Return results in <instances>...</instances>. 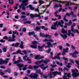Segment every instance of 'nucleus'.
<instances>
[{
	"label": "nucleus",
	"mask_w": 79,
	"mask_h": 79,
	"mask_svg": "<svg viewBox=\"0 0 79 79\" xmlns=\"http://www.w3.org/2000/svg\"><path fill=\"white\" fill-rule=\"evenodd\" d=\"M57 27H59V26H60L62 28L63 27V25L61 24V22H57Z\"/></svg>",
	"instance_id": "nucleus-13"
},
{
	"label": "nucleus",
	"mask_w": 79,
	"mask_h": 79,
	"mask_svg": "<svg viewBox=\"0 0 79 79\" xmlns=\"http://www.w3.org/2000/svg\"><path fill=\"white\" fill-rule=\"evenodd\" d=\"M22 30L23 32H26V28L25 27H23L22 28Z\"/></svg>",
	"instance_id": "nucleus-61"
},
{
	"label": "nucleus",
	"mask_w": 79,
	"mask_h": 79,
	"mask_svg": "<svg viewBox=\"0 0 79 79\" xmlns=\"http://www.w3.org/2000/svg\"><path fill=\"white\" fill-rule=\"evenodd\" d=\"M54 76H57V75L58 74V71H55L52 72Z\"/></svg>",
	"instance_id": "nucleus-28"
},
{
	"label": "nucleus",
	"mask_w": 79,
	"mask_h": 79,
	"mask_svg": "<svg viewBox=\"0 0 79 79\" xmlns=\"http://www.w3.org/2000/svg\"><path fill=\"white\" fill-rule=\"evenodd\" d=\"M50 66H52V68H55V67H56V66H57V65H56V64L55 65H53L52 64H51L50 65Z\"/></svg>",
	"instance_id": "nucleus-47"
},
{
	"label": "nucleus",
	"mask_w": 79,
	"mask_h": 79,
	"mask_svg": "<svg viewBox=\"0 0 79 79\" xmlns=\"http://www.w3.org/2000/svg\"><path fill=\"white\" fill-rule=\"evenodd\" d=\"M72 75L74 78H75L76 77H77L79 75V73H76L75 70L74 69L72 70Z\"/></svg>",
	"instance_id": "nucleus-3"
},
{
	"label": "nucleus",
	"mask_w": 79,
	"mask_h": 79,
	"mask_svg": "<svg viewBox=\"0 0 79 79\" xmlns=\"http://www.w3.org/2000/svg\"><path fill=\"white\" fill-rule=\"evenodd\" d=\"M22 52L24 53L25 55H27V52L26 50H22Z\"/></svg>",
	"instance_id": "nucleus-64"
},
{
	"label": "nucleus",
	"mask_w": 79,
	"mask_h": 79,
	"mask_svg": "<svg viewBox=\"0 0 79 79\" xmlns=\"http://www.w3.org/2000/svg\"><path fill=\"white\" fill-rule=\"evenodd\" d=\"M48 50L47 51V53H50V52H51V51L52 50V49L51 48H49L48 49Z\"/></svg>",
	"instance_id": "nucleus-42"
},
{
	"label": "nucleus",
	"mask_w": 79,
	"mask_h": 79,
	"mask_svg": "<svg viewBox=\"0 0 79 79\" xmlns=\"http://www.w3.org/2000/svg\"><path fill=\"white\" fill-rule=\"evenodd\" d=\"M63 79H69V78H66V76L65 75H64L63 77Z\"/></svg>",
	"instance_id": "nucleus-63"
},
{
	"label": "nucleus",
	"mask_w": 79,
	"mask_h": 79,
	"mask_svg": "<svg viewBox=\"0 0 79 79\" xmlns=\"http://www.w3.org/2000/svg\"><path fill=\"white\" fill-rule=\"evenodd\" d=\"M58 5L57 4H55V5L54 6V8H58Z\"/></svg>",
	"instance_id": "nucleus-57"
},
{
	"label": "nucleus",
	"mask_w": 79,
	"mask_h": 79,
	"mask_svg": "<svg viewBox=\"0 0 79 79\" xmlns=\"http://www.w3.org/2000/svg\"><path fill=\"white\" fill-rule=\"evenodd\" d=\"M1 68H2V69H5V65H1L0 66Z\"/></svg>",
	"instance_id": "nucleus-59"
},
{
	"label": "nucleus",
	"mask_w": 79,
	"mask_h": 79,
	"mask_svg": "<svg viewBox=\"0 0 79 79\" xmlns=\"http://www.w3.org/2000/svg\"><path fill=\"white\" fill-rule=\"evenodd\" d=\"M51 58H52V59H53V60H55V59H59V57H57L56 56L55 57H52Z\"/></svg>",
	"instance_id": "nucleus-46"
},
{
	"label": "nucleus",
	"mask_w": 79,
	"mask_h": 79,
	"mask_svg": "<svg viewBox=\"0 0 79 79\" xmlns=\"http://www.w3.org/2000/svg\"><path fill=\"white\" fill-rule=\"evenodd\" d=\"M65 49H63V52L62 53V55L63 56L65 55H66V53H68V51L69 50V48L68 47L66 48Z\"/></svg>",
	"instance_id": "nucleus-8"
},
{
	"label": "nucleus",
	"mask_w": 79,
	"mask_h": 79,
	"mask_svg": "<svg viewBox=\"0 0 79 79\" xmlns=\"http://www.w3.org/2000/svg\"><path fill=\"white\" fill-rule=\"evenodd\" d=\"M41 29H44V31H47V30H48V28H46L45 27V26H41Z\"/></svg>",
	"instance_id": "nucleus-29"
},
{
	"label": "nucleus",
	"mask_w": 79,
	"mask_h": 79,
	"mask_svg": "<svg viewBox=\"0 0 79 79\" xmlns=\"http://www.w3.org/2000/svg\"><path fill=\"white\" fill-rule=\"evenodd\" d=\"M48 37V39H50L52 37V36L50 35H46L45 38H47Z\"/></svg>",
	"instance_id": "nucleus-25"
},
{
	"label": "nucleus",
	"mask_w": 79,
	"mask_h": 79,
	"mask_svg": "<svg viewBox=\"0 0 79 79\" xmlns=\"http://www.w3.org/2000/svg\"><path fill=\"white\" fill-rule=\"evenodd\" d=\"M28 35H30L31 36V35H35V33L34 31H32L31 32H28Z\"/></svg>",
	"instance_id": "nucleus-19"
},
{
	"label": "nucleus",
	"mask_w": 79,
	"mask_h": 79,
	"mask_svg": "<svg viewBox=\"0 0 79 79\" xmlns=\"http://www.w3.org/2000/svg\"><path fill=\"white\" fill-rule=\"evenodd\" d=\"M12 39L14 40V41H15V38H16L15 35H14V34H12Z\"/></svg>",
	"instance_id": "nucleus-41"
},
{
	"label": "nucleus",
	"mask_w": 79,
	"mask_h": 79,
	"mask_svg": "<svg viewBox=\"0 0 79 79\" xmlns=\"http://www.w3.org/2000/svg\"><path fill=\"white\" fill-rule=\"evenodd\" d=\"M11 37H8L9 40H8V42H13L14 41V40L11 39Z\"/></svg>",
	"instance_id": "nucleus-30"
},
{
	"label": "nucleus",
	"mask_w": 79,
	"mask_h": 79,
	"mask_svg": "<svg viewBox=\"0 0 79 79\" xmlns=\"http://www.w3.org/2000/svg\"><path fill=\"white\" fill-rule=\"evenodd\" d=\"M30 9L31 10H35V8H34V7H33L32 5H31Z\"/></svg>",
	"instance_id": "nucleus-37"
},
{
	"label": "nucleus",
	"mask_w": 79,
	"mask_h": 79,
	"mask_svg": "<svg viewBox=\"0 0 79 79\" xmlns=\"http://www.w3.org/2000/svg\"><path fill=\"white\" fill-rule=\"evenodd\" d=\"M40 28H41V26L40 27L37 26L35 28V30L36 31H39L40 29Z\"/></svg>",
	"instance_id": "nucleus-34"
},
{
	"label": "nucleus",
	"mask_w": 79,
	"mask_h": 79,
	"mask_svg": "<svg viewBox=\"0 0 79 79\" xmlns=\"http://www.w3.org/2000/svg\"><path fill=\"white\" fill-rule=\"evenodd\" d=\"M61 33H62V34H68V31H66L64 29L62 28L61 29Z\"/></svg>",
	"instance_id": "nucleus-14"
},
{
	"label": "nucleus",
	"mask_w": 79,
	"mask_h": 79,
	"mask_svg": "<svg viewBox=\"0 0 79 79\" xmlns=\"http://www.w3.org/2000/svg\"><path fill=\"white\" fill-rule=\"evenodd\" d=\"M50 61L48 59L47 60H41L39 61L40 64L42 63H45V64L46 65L48 64V62Z\"/></svg>",
	"instance_id": "nucleus-7"
},
{
	"label": "nucleus",
	"mask_w": 79,
	"mask_h": 79,
	"mask_svg": "<svg viewBox=\"0 0 79 79\" xmlns=\"http://www.w3.org/2000/svg\"><path fill=\"white\" fill-rule=\"evenodd\" d=\"M33 66H32L31 65H29V68L30 69H33Z\"/></svg>",
	"instance_id": "nucleus-48"
},
{
	"label": "nucleus",
	"mask_w": 79,
	"mask_h": 79,
	"mask_svg": "<svg viewBox=\"0 0 79 79\" xmlns=\"http://www.w3.org/2000/svg\"><path fill=\"white\" fill-rule=\"evenodd\" d=\"M57 22H58V21H56V23H54V25H52L51 26V29H52V30H56L57 29V28H56V27H55V26H57Z\"/></svg>",
	"instance_id": "nucleus-6"
},
{
	"label": "nucleus",
	"mask_w": 79,
	"mask_h": 79,
	"mask_svg": "<svg viewBox=\"0 0 79 79\" xmlns=\"http://www.w3.org/2000/svg\"><path fill=\"white\" fill-rule=\"evenodd\" d=\"M37 44V42L36 41H34L32 42V44L33 45H35Z\"/></svg>",
	"instance_id": "nucleus-51"
},
{
	"label": "nucleus",
	"mask_w": 79,
	"mask_h": 79,
	"mask_svg": "<svg viewBox=\"0 0 79 79\" xmlns=\"http://www.w3.org/2000/svg\"><path fill=\"white\" fill-rule=\"evenodd\" d=\"M6 50H7L6 48L5 47H4L3 48V52H4V53H5V52H6Z\"/></svg>",
	"instance_id": "nucleus-39"
},
{
	"label": "nucleus",
	"mask_w": 79,
	"mask_h": 79,
	"mask_svg": "<svg viewBox=\"0 0 79 79\" xmlns=\"http://www.w3.org/2000/svg\"><path fill=\"white\" fill-rule=\"evenodd\" d=\"M19 47L21 48H24V46H23V44H21Z\"/></svg>",
	"instance_id": "nucleus-52"
},
{
	"label": "nucleus",
	"mask_w": 79,
	"mask_h": 79,
	"mask_svg": "<svg viewBox=\"0 0 79 79\" xmlns=\"http://www.w3.org/2000/svg\"><path fill=\"white\" fill-rule=\"evenodd\" d=\"M16 53L17 54H18L19 53H21V50H20V49L18 50L16 52Z\"/></svg>",
	"instance_id": "nucleus-53"
},
{
	"label": "nucleus",
	"mask_w": 79,
	"mask_h": 79,
	"mask_svg": "<svg viewBox=\"0 0 79 79\" xmlns=\"http://www.w3.org/2000/svg\"><path fill=\"white\" fill-rule=\"evenodd\" d=\"M70 63H72L73 64H74V60L72 59L70 60Z\"/></svg>",
	"instance_id": "nucleus-55"
},
{
	"label": "nucleus",
	"mask_w": 79,
	"mask_h": 79,
	"mask_svg": "<svg viewBox=\"0 0 79 79\" xmlns=\"http://www.w3.org/2000/svg\"><path fill=\"white\" fill-rule=\"evenodd\" d=\"M60 55H61V53H58L57 55H56V56H57V58H59V59H58V60H60V61H62V59H61V58L59 56Z\"/></svg>",
	"instance_id": "nucleus-17"
},
{
	"label": "nucleus",
	"mask_w": 79,
	"mask_h": 79,
	"mask_svg": "<svg viewBox=\"0 0 79 79\" xmlns=\"http://www.w3.org/2000/svg\"><path fill=\"white\" fill-rule=\"evenodd\" d=\"M69 25H71L72 24H73V22H72L71 20H70L69 22Z\"/></svg>",
	"instance_id": "nucleus-60"
},
{
	"label": "nucleus",
	"mask_w": 79,
	"mask_h": 79,
	"mask_svg": "<svg viewBox=\"0 0 79 79\" xmlns=\"http://www.w3.org/2000/svg\"><path fill=\"white\" fill-rule=\"evenodd\" d=\"M48 44H49V47H53V45L52 44H51V43L50 42H48Z\"/></svg>",
	"instance_id": "nucleus-50"
},
{
	"label": "nucleus",
	"mask_w": 79,
	"mask_h": 79,
	"mask_svg": "<svg viewBox=\"0 0 79 79\" xmlns=\"http://www.w3.org/2000/svg\"><path fill=\"white\" fill-rule=\"evenodd\" d=\"M0 74L2 76H3L4 74H5V73L3 72H0Z\"/></svg>",
	"instance_id": "nucleus-54"
},
{
	"label": "nucleus",
	"mask_w": 79,
	"mask_h": 79,
	"mask_svg": "<svg viewBox=\"0 0 79 79\" xmlns=\"http://www.w3.org/2000/svg\"><path fill=\"white\" fill-rule=\"evenodd\" d=\"M39 3L41 4H43V3H44V1L39 0Z\"/></svg>",
	"instance_id": "nucleus-43"
},
{
	"label": "nucleus",
	"mask_w": 79,
	"mask_h": 79,
	"mask_svg": "<svg viewBox=\"0 0 79 79\" xmlns=\"http://www.w3.org/2000/svg\"><path fill=\"white\" fill-rule=\"evenodd\" d=\"M52 74H53V72H50L49 74H48V76H49L50 78H53V77L52 76Z\"/></svg>",
	"instance_id": "nucleus-21"
},
{
	"label": "nucleus",
	"mask_w": 79,
	"mask_h": 79,
	"mask_svg": "<svg viewBox=\"0 0 79 79\" xmlns=\"http://www.w3.org/2000/svg\"><path fill=\"white\" fill-rule=\"evenodd\" d=\"M8 1L9 2V3H11V5L14 3V0H8Z\"/></svg>",
	"instance_id": "nucleus-32"
},
{
	"label": "nucleus",
	"mask_w": 79,
	"mask_h": 79,
	"mask_svg": "<svg viewBox=\"0 0 79 79\" xmlns=\"http://www.w3.org/2000/svg\"><path fill=\"white\" fill-rule=\"evenodd\" d=\"M19 43H16L15 44L13 43L11 45V46H12V47H14V46H15V47H18V46H19Z\"/></svg>",
	"instance_id": "nucleus-16"
},
{
	"label": "nucleus",
	"mask_w": 79,
	"mask_h": 79,
	"mask_svg": "<svg viewBox=\"0 0 79 79\" xmlns=\"http://www.w3.org/2000/svg\"><path fill=\"white\" fill-rule=\"evenodd\" d=\"M18 63H19V62H18V60L15 61H14V62L13 63V64H18Z\"/></svg>",
	"instance_id": "nucleus-56"
},
{
	"label": "nucleus",
	"mask_w": 79,
	"mask_h": 79,
	"mask_svg": "<svg viewBox=\"0 0 79 79\" xmlns=\"http://www.w3.org/2000/svg\"><path fill=\"white\" fill-rule=\"evenodd\" d=\"M44 66V64H42L41 65H38L37 66H36L35 65H34V66H33V67L34 69H35V70H36V71H37L39 67H40L41 68H42L43 66Z\"/></svg>",
	"instance_id": "nucleus-9"
},
{
	"label": "nucleus",
	"mask_w": 79,
	"mask_h": 79,
	"mask_svg": "<svg viewBox=\"0 0 79 79\" xmlns=\"http://www.w3.org/2000/svg\"><path fill=\"white\" fill-rule=\"evenodd\" d=\"M40 35L41 37H45L46 36V35H45V34L44 33H42V32H40Z\"/></svg>",
	"instance_id": "nucleus-22"
},
{
	"label": "nucleus",
	"mask_w": 79,
	"mask_h": 79,
	"mask_svg": "<svg viewBox=\"0 0 79 79\" xmlns=\"http://www.w3.org/2000/svg\"><path fill=\"white\" fill-rule=\"evenodd\" d=\"M34 37H35L36 40H39V37H38V36H37V35H34L33 36Z\"/></svg>",
	"instance_id": "nucleus-38"
},
{
	"label": "nucleus",
	"mask_w": 79,
	"mask_h": 79,
	"mask_svg": "<svg viewBox=\"0 0 79 79\" xmlns=\"http://www.w3.org/2000/svg\"><path fill=\"white\" fill-rule=\"evenodd\" d=\"M67 76L69 78L71 77L72 76H71V73H67Z\"/></svg>",
	"instance_id": "nucleus-40"
},
{
	"label": "nucleus",
	"mask_w": 79,
	"mask_h": 79,
	"mask_svg": "<svg viewBox=\"0 0 79 79\" xmlns=\"http://www.w3.org/2000/svg\"><path fill=\"white\" fill-rule=\"evenodd\" d=\"M78 53H79V52H77V51L75 50L73 53H70V55H72L73 58H77V55H77Z\"/></svg>",
	"instance_id": "nucleus-5"
},
{
	"label": "nucleus",
	"mask_w": 79,
	"mask_h": 79,
	"mask_svg": "<svg viewBox=\"0 0 79 79\" xmlns=\"http://www.w3.org/2000/svg\"><path fill=\"white\" fill-rule=\"evenodd\" d=\"M68 33L67 34V35H69V36H70L71 35V31L70 30H68Z\"/></svg>",
	"instance_id": "nucleus-35"
},
{
	"label": "nucleus",
	"mask_w": 79,
	"mask_h": 79,
	"mask_svg": "<svg viewBox=\"0 0 79 79\" xmlns=\"http://www.w3.org/2000/svg\"><path fill=\"white\" fill-rule=\"evenodd\" d=\"M26 61H27V63H28V64H31V63H32V61H31V60L30 59H29L28 58H27L26 60Z\"/></svg>",
	"instance_id": "nucleus-26"
},
{
	"label": "nucleus",
	"mask_w": 79,
	"mask_h": 79,
	"mask_svg": "<svg viewBox=\"0 0 79 79\" xmlns=\"http://www.w3.org/2000/svg\"><path fill=\"white\" fill-rule=\"evenodd\" d=\"M60 35L62 37L63 39H64V40L66 39V38L68 37V36H67V35L66 34H65L64 35H62V34H60Z\"/></svg>",
	"instance_id": "nucleus-15"
},
{
	"label": "nucleus",
	"mask_w": 79,
	"mask_h": 79,
	"mask_svg": "<svg viewBox=\"0 0 79 79\" xmlns=\"http://www.w3.org/2000/svg\"><path fill=\"white\" fill-rule=\"evenodd\" d=\"M0 42L1 43H4V42H5V40L2 39L0 40Z\"/></svg>",
	"instance_id": "nucleus-58"
},
{
	"label": "nucleus",
	"mask_w": 79,
	"mask_h": 79,
	"mask_svg": "<svg viewBox=\"0 0 79 79\" xmlns=\"http://www.w3.org/2000/svg\"><path fill=\"white\" fill-rule=\"evenodd\" d=\"M72 32H73L74 34L75 33H77L78 35H79V32L78 30L76 29H74L73 30H72Z\"/></svg>",
	"instance_id": "nucleus-18"
},
{
	"label": "nucleus",
	"mask_w": 79,
	"mask_h": 79,
	"mask_svg": "<svg viewBox=\"0 0 79 79\" xmlns=\"http://www.w3.org/2000/svg\"><path fill=\"white\" fill-rule=\"evenodd\" d=\"M36 73H38V74H40L41 76H42V74H43V73H41V70H40V69H39L38 70H36Z\"/></svg>",
	"instance_id": "nucleus-20"
},
{
	"label": "nucleus",
	"mask_w": 79,
	"mask_h": 79,
	"mask_svg": "<svg viewBox=\"0 0 79 79\" xmlns=\"http://www.w3.org/2000/svg\"><path fill=\"white\" fill-rule=\"evenodd\" d=\"M35 59L36 60H40V59H42L44 58V56H41L40 55H37L35 56Z\"/></svg>",
	"instance_id": "nucleus-10"
},
{
	"label": "nucleus",
	"mask_w": 79,
	"mask_h": 79,
	"mask_svg": "<svg viewBox=\"0 0 79 79\" xmlns=\"http://www.w3.org/2000/svg\"><path fill=\"white\" fill-rule=\"evenodd\" d=\"M70 14L68 13H66V15H65L64 17V21H66V22H68V19H66V16H68L69 17L70 16Z\"/></svg>",
	"instance_id": "nucleus-11"
},
{
	"label": "nucleus",
	"mask_w": 79,
	"mask_h": 79,
	"mask_svg": "<svg viewBox=\"0 0 79 79\" xmlns=\"http://www.w3.org/2000/svg\"><path fill=\"white\" fill-rule=\"evenodd\" d=\"M37 17H39L40 18V19L41 18V16H40V15L39 14H35L34 15V18H37Z\"/></svg>",
	"instance_id": "nucleus-23"
},
{
	"label": "nucleus",
	"mask_w": 79,
	"mask_h": 79,
	"mask_svg": "<svg viewBox=\"0 0 79 79\" xmlns=\"http://www.w3.org/2000/svg\"><path fill=\"white\" fill-rule=\"evenodd\" d=\"M22 3L21 4L22 7V9L23 10H26V7L25 6H27L28 5L29 1L27 0H23L22 1Z\"/></svg>",
	"instance_id": "nucleus-1"
},
{
	"label": "nucleus",
	"mask_w": 79,
	"mask_h": 79,
	"mask_svg": "<svg viewBox=\"0 0 79 79\" xmlns=\"http://www.w3.org/2000/svg\"><path fill=\"white\" fill-rule=\"evenodd\" d=\"M30 47L32 48H34V49H36V48H37V46L36 45H31L30 46Z\"/></svg>",
	"instance_id": "nucleus-24"
},
{
	"label": "nucleus",
	"mask_w": 79,
	"mask_h": 79,
	"mask_svg": "<svg viewBox=\"0 0 79 79\" xmlns=\"http://www.w3.org/2000/svg\"><path fill=\"white\" fill-rule=\"evenodd\" d=\"M44 77V79H47L48 77L47 76V75H46L45 74H42L40 76L41 77Z\"/></svg>",
	"instance_id": "nucleus-27"
},
{
	"label": "nucleus",
	"mask_w": 79,
	"mask_h": 79,
	"mask_svg": "<svg viewBox=\"0 0 79 79\" xmlns=\"http://www.w3.org/2000/svg\"><path fill=\"white\" fill-rule=\"evenodd\" d=\"M9 60H10V58H6L5 60H3V59L2 58H0V65H2L4 63L6 64H8V63L9 62Z\"/></svg>",
	"instance_id": "nucleus-2"
},
{
	"label": "nucleus",
	"mask_w": 79,
	"mask_h": 79,
	"mask_svg": "<svg viewBox=\"0 0 79 79\" xmlns=\"http://www.w3.org/2000/svg\"><path fill=\"white\" fill-rule=\"evenodd\" d=\"M56 1L58 3H66L65 5L66 6H69V2H68V1L62 2L61 1H58V0H56Z\"/></svg>",
	"instance_id": "nucleus-4"
},
{
	"label": "nucleus",
	"mask_w": 79,
	"mask_h": 79,
	"mask_svg": "<svg viewBox=\"0 0 79 79\" xmlns=\"http://www.w3.org/2000/svg\"><path fill=\"white\" fill-rule=\"evenodd\" d=\"M43 67V66L42 67V68H41L42 69H43V70H45V69H46V68H48V66H46V67H44L42 68Z\"/></svg>",
	"instance_id": "nucleus-49"
},
{
	"label": "nucleus",
	"mask_w": 79,
	"mask_h": 79,
	"mask_svg": "<svg viewBox=\"0 0 79 79\" xmlns=\"http://www.w3.org/2000/svg\"><path fill=\"white\" fill-rule=\"evenodd\" d=\"M56 63L58 65H60V66H63V63H60L59 62L56 61Z\"/></svg>",
	"instance_id": "nucleus-33"
},
{
	"label": "nucleus",
	"mask_w": 79,
	"mask_h": 79,
	"mask_svg": "<svg viewBox=\"0 0 79 79\" xmlns=\"http://www.w3.org/2000/svg\"><path fill=\"white\" fill-rule=\"evenodd\" d=\"M17 66L19 67V70L20 71H21L22 70V69L21 68H23L24 67V64H19L17 65Z\"/></svg>",
	"instance_id": "nucleus-12"
},
{
	"label": "nucleus",
	"mask_w": 79,
	"mask_h": 79,
	"mask_svg": "<svg viewBox=\"0 0 79 79\" xmlns=\"http://www.w3.org/2000/svg\"><path fill=\"white\" fill-rule=\"evenodd\" d=\"M30 16L31 18H34V15L32 14H31L30 15Z\"/></svg>",
	"instance_id": "nucleus-44"
},
{
	"label": "nucleus",
	"mask_w": 79,
	"mask_h": 79,
	"mask_svg": "<svg viewBox=\"0 0 79 79\" xmlns=\"http://www.w3.org/2000/svg\"><path fill=\"white\" fill-rule=\"evenodd\" d=\"M6 70L7 72L8 73H10L11 72V69H10V68H9Z\"/></svg>",
	"instance_id": "nucleus-36"
},
{
	"label": "nucleus",
	"mask_w": 79,
	"mask_h": 79,
	"mask_svg": "<svg viewBox=\"0 0 79 79\" xmlns=\"http://www.w3.org/2000/svg\"><path fill=\"white\" fill-rule=\"evenodd\" d=\"M3 39H5L6 40H8V38L7 36H5L3 37Z\"/></svg>",
	"instance_id": "nucleus-62"
},
{
	"label": "nucleus",
	"mask_w": 79,
	"mask_h": 79,
	"mask_svg": "<svg viewBox=\"0 0 79 79\" xmlns=\"http://www.w3.org/2000/svg\"><path fill=\"white\" fill-rule=\"evenodd\" d=\"M38 50L39 51L42 52V51H43V49H42L43 48L40 46H38Z\"/></svg>",
	"instance_id": "nucleus-31"
},
{
	"label": "nucleus",
	"mask_w": 79,
	"mask_h": 79,
	"mask_svg": "<svg viewBox=\"0 0 79 79\" xmlns=\"http://www.w3.org/2000/svg\"><path fill=\"white\" fill-rule=\"evenodd\" d=\"M14 74L15 76H18V74L16 72H15L14 73Z\"/></svg>",
	"instance_id": "nucleus-45"
}]
</instances>
